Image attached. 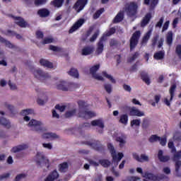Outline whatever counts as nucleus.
<instances>
[{
	"label": "nucleus",
	"mask_w": 181,
	"mask_h": 181,
	"mask_svg": "<svg viewBox=\"0 0 181 181\" xmlns=\"http://www.w3.org/2000/svg\"><path fill=\"white\" fill-rule=\"evenodd\" d=\"M34 161L37 168H49L50 166L49 158L45 156L43 152H37L34 157Z\"/></svg>",
	"instance_id": "f257e3e1"
},
{
	"label": "nucleus",
	"mask_w": 181,
	"mask_h": 181,
	"mask_svg": "<svg viewBox=\"0 0 181 181\" xmlns=\"http://www.w3.org/2000/svg\"><path fill=\"white\" fill-rule=\"evenodd\" d=\"M28 127L36 132H43V131H46L45 123L40 120H37L35 119H33L29 122Z\"/></svg>",
	"instance_id": "f03ea898"
},
{
	"label": "nucleus",
	"mask_w": 181,
	"mask_h": 181,
	"mask_svg": "<svg viewBox=\"0 0 181 181\" xmlns=\"http://www.w3.org/2000/svg\"><path fill=\"white\" fill-rule=\"evenodd\" d=\"M107 148L112 155L113 163H115L116 166H118V163L121 162V159L124 158V154L122 153H118V154H117L114 146L111 144H107Z\"/></svg>",
	"instance_id": "7ed1b4c3"
},
{
	"label": "nucleus",
	"mask_w": 181,
	"mask_h": 181,
	"mask_svg": "<svg viewBox=\"0 0 181 181\" xmlns=\"http://www.w3.org/2000/svg\"><path fill=\"white\" fill-rule=\"evenodd\" d=\"M30 71L33 74L34 77L37 78V80L43 81L50 78V74L40 69H31Z\"/></svg>",
	"instance_id": "20e7f679"
},
{
	"label": "nucleus",
	"mask_w": 181,
	"mask_h": 181,
	"mask_svg": "<svg viewBox=\"0 0 181 181\" xmlns=\"http://www.w3.org/2000/svg\"><path fill=\"white\" fill-rule=\"evenodd\" d=\"M125 12L129 18L136 16V13H138V4L135 2H131L127 4L125 7Z\"/></svg>",
	"instance_id": "39448f33"
},
{
	"label": "nucleus",
	"mask_w": 181,
	"mask_h": 181,
	"mask_svg": "<svg viewBox=\"0 0 181 181\" xmlns=\"http://www.w3.org/2000/svg\"><path fill=\"white\" fill-rule=\"evenodd\" d=\"M139 37H141V31H136L132 36L130 39V50H134L135 47H136V45H138V42L139 40Z\"/></svg>",
	"instance_id": "423d86ee"
},
{
	"label": "nucleus",
	"mask_w": 181,
	"mask_h": 181,
	"mask_svg": "<svg viewBox=\"0 0 181 181\" xmlns=\"http://www.w3.org/2000/svg\"><path fill=\"white\" fill-rule=\"evenodd\" d=\"M90 124L92 127H98V128H100V129H98V132L99 134H103L104 132V121H103V119H95L93 120L90 122Z\"/></svg>",
	"instance_id": "0eeeda50"
},
{
	"label": "nucleus",
	"mask_w": 181,
	"mask_h": 181,
	"mask_svg": "<svg viewBox=\"0 0 181 181\" xmlns=\"http://www.w3.org/2000/svg\"><path fill=\"white\" fill-rule=\"evenodd\" d=\"M87 2H88V0H77L74 5V9H75L78 13L81 12V11L84 9V6L87 5Z\"/></svg>",
	"instance_id": "6e6552de"
},
{
	"label": "nucleus",
	"mask_w": 181,
	"mask_h": 181,
	"mask_svg": "<svg viewBox=\"0 0 181 181\" xmlns=\"http://www.w3.org/2000/svg\"><path fill=\"white\" fill-rule=\"evenodd\" d=\"M105 40H104V37H103L100 41L98 42L96 50L95 52V56H100L104 52V42Z\"/></svg>",
	"instance_id": "1a4fd4ad"
},
{
	"label": "nucleus",
	"mask_w": 181,
	"mask_h": 181,
	"mask_svg": "<svg viewBox=\"0 0 181 181\" xmlns=\"http://www.w3.org/2000/svg\"><path fill=\"white\" fill-rule=\"evenodd\" d=\"M129 114L132 117H145V112L135 107H130Z\"/></svg>",
	"instance_id": "9d476101"
},
{
	"label": "nucleus",
	"mask_w": 181,
	"mask_h": 181,
	"mask_svg": "<svg viewBox=\"0 0 181 181\" xmlns=\"http://www.w3.org/2000/svg\"><path fill=\"white\" fill-rule=\"evenodd\" d=\"M29 148V145L26 144H19L16 146L11 148V152L13 153H16L17 152H21V151H26V149Z\"/></svg>",
	"instance_id": "9b49d317"
},
{
	"label": "nucleus",
	"mask_w": 181,
	"mask_h": 181,
	"mask_svg": "<svg viewBox=\"0 0 181 181\" xmlns=\"http://www.w3.org/2000/svg\"><path fill=\"white\" fill-rule=\"evenodd\" d=\"M0 114L1 115H2V116H0L1 125H3L4 127H6V128H8V129L11 128V127H12L11 125V122H9V120L6 119V118L4 117V115H5V112L1 111Z\"/></svg>",
	"instance_id": "f8f14e48"
},
{
	"label": "nucleus",
	"mask_w": 181,
	"mask_h": 181,
	"mask_svg": "<svg viewBox=\"0 0 181 181\" xmlns=\"http://www.w3.org/2000/svg\"><path fill=\"white\" fill-rule=\"evenodd\" d=\"M133 158L137 160V162H149V157L145 154H141L139 156L136 153H134Z\"/></svg>",
	"instance_id": "ddd939ff"
},
{
	"label": "nucleus",
	"mask_w": 181,
	"mask_h": 181,
	"mask_svg": "<svg viewBox=\"0 0 181 181\" xmlns=\"http://www.w3.org/2000/svg\"><path fill=\"white\" fill-rule=\"evenodd\" d=\"M57 88L62 91H69V83L61 81L57 83Z\"/></svg>",
	"instance_id": "4468645a"
},
{
	"label": "nucleus",
	"mask_w": 181,
	"mask_h": 181,
	"mask_svg": "<svg viewBox=\"0 0 181 181\" xmlns=\"http://www.w3.org/2000/svg\"><path fill=\"white\" fill-rule=\"evenodd\" d=\"M84 23V19L81 18L78 21H76L74 25L71 27V28L69 30V33H73V32H76L79 28H81L83 26V24Z\"/></svg>",
	"instance_id": "2eb2a0df"
},
{
	"label": "nucleus",
	"mask_w": 181,
	"mask_h": 181,
	"mask_svg": "<svg viewBox=\"0 0 181 181\" xmlns=\"http://www.w3.org/2000/svg\"><path fill=\"white\" fill-rule=\"evenodd\" d=\"M79 117L81 118H86L88 119V118H93V117H95V113L94 112L86 110L85 112H79Z\"/></svg>",
	"instance_id": "dca6fc26"
},
{
	"label": "nucleus",
	"mask_w": 181,
	"mask_h": 181,
	"mask_svg": "<svg viewBox=\"0 0 181 181\" xmlns=\"http://www.w3.org/2000/svg\"><path fill=\"white\" fill-rule=\"evenodd\" d=\"M21 114L23 115V117H24V121H30V117L28 115H30V114H33V110L31 109L23 110L21 111Z\"/></svg>",
	"instance_id": "f3484780"
},
{
	"label": "nucleus",
	"mask_w": 181,
	"mask_h": 181,
	"mask_svg": "<svg viewBox=\"0 0 181 181\" xmlns=\"http://www.w3.org/2000/svg\"><path fill=\"white\" fill-rule=\"evenodd\" d=\"M15 23L21 26V28H26L28 26V23L21 17H14Z\"/></svg>",
	"instance_id": "a211bd4d"
},
{
	"label": "nucleus",
	"mask_w": 181,
	"mask_h": 181,
	"mask_svg": "<svg viewBox=\"0 0 181 181\" xmlns=\"http://www.w3.org/2000/svg\"><path fill=\"white\" fill-rule=\"evenodd\" d=\"M94 52V47L93 46H88L85 47L82 49V54L83 56H88Z\"/></svg>",
	"instance_id": "6ab92c4d"
},
{
	"label": "nucleus",
	"mask_w": 181,
	"mask_h": 181,
	"mask_svg": "<svg viewBox=\"0 0 181 181\" xmlns=\"http://www.w3.org/2000/svg\"><path fill=\"white\" fill-rule=\"evenodd\" d=\"M158 158L160 162H168L170 159L169 156H163V151L162 150L158 151Z\"/></svg>",
	"instance_id": "aec40b11"
},
{
	"label": "nucleus",
	"mask_w": 181,
	"mask_h": 181,
	"mask_svg": "<svg viewBox=\"0 0 181 181\" xmlns=\"http://www.w3.org/2000/svg\"><path fill=\"white\" fill-rule=\"evenodd\" d=\"M59 177V173L57 171L54 170L52 173H51L47 178L45 180V181H54L56 179Z\"/></svg>",
	"instance_id": "412c9836"
},
{
	"label": "nucleus",
	"mask_w": 181,
	"mask_h": 181,
	"mask_svg": "<svg viewBox=\"0 0 181 181\" xmlns=\"http://www.w3.org/2000/svg\"><path fill=\"white\" fill-rule=\"evenodd\" d=\"M42 138H44V139H59V136L55 133L48 132V133H44L42 134Z\"/></svg>",
	"instance_id": "4be33fe9"
},
{
	"label": "nucleus",
	"mask_w": 181,
	"mask_h": 181,
	"mask_svg": "<svg viewBox=\"0 0 181 181\" xmlns=\"http://www.w3.org/2000/svg\"><path fill=\"white\" fill-rule=\"evenodd\" d=\"M1 42L4 43L5 46H6V47H8V49H18V46L12 44V42L6 40L5 38H1Z\"/></svg>",
	"instance_id": "5701e85b"
},
{
	"label": "nucleus",
	"mask_w": 181,
	"mask_h": 181,
	"mask_svg": "<svg viewBox=\"0 0 181 181\" xmlns=\"http://www.w3.org/2000/svg\"><path fill=\"white\" fill-rule=\"evenodd\" d=\"M40 64L43 66V67H47L48 69H53V63L49 62L47 59H41L40 60Z\"/></svg>",
	"instance_id": "b1692460"
},
{
	"label": "nucleus",
	"mask_w": 181,
	"mask_h": 181,
	"mask_svg": "<svg viewBox=\"0 0 181 181\" xmlns=\"http://www.w3.org/2000/svg\"><path fill=\"white\" fill-rule=\"evenodd\" d=\"M143 177H146V179H148V180L152 181L159 180L158 176L149 173H145L144 175H143Z\"/></svg>",
	"instance_id": "393cba45"
},
{
	"label": "nucleus",
	"mask_w": 181,
	"mask_h": 181,
	"mask_svg": "<svg viewBox=\"0 0 181 181\" xmlns=\"http://www.w3.org/2000/svg\"><path fill=\"white\" fill-rule=\"evenodd\" d=\"M175 162V175L177 176V177H181V173L179 172V170L180 169L181 166V160H174Z\"/></svg>",
	"instance_id": "a878e982"
},
{
	"label": "nucleus",
	"mask_w": 181,
	"mask_h": 181,
	"mask_svg": "<svg viewBox=\"0 0 181 181\" xmlns=\"http://www.w3.org/2000/svg\"><path fill=\"white\" fill-rule=\"evenodd\" d=\"M151 18H152V16L151 15V13H147L145 16V17L143 18L141 26L142 28H144V26H146V25L149 23V21H151Z\"/></svg>",
	"instance_id": "bb28decb"
},
{
	"label": "nucleus",
	"mask_w": 181,
	"mask_h": 181,
	"mask_svg": "<svg viewBox=\"0 0 181 181\" xmlns=\"http://www.w3.org/2000/svg\"><path fill=\"white\" fill-rule=\"evenodd\" d=\"M141 76L143 81H144L146 84L149 86V84H151V79L149 78V76L148 75V73L143 71L141 72Z\"/></svg>",
	"instance_id": "cd10ccee"
},
{
	"label": "nucleus",
	"mask_w": 181,
	"mask_h": 181,
	"mask_svg": "<svg viewBox=\"0 0 181 181\" xmlns=\"http://www.w3.org/2000/svg\"><path fill=\"white\" fill-rule=\"evenodd\" d=\"M67 74L74 78H78V71L74 68H71Z\"/></svg>",
	"instance_id": "c85d7f7f"
},
{
	"label": "nucleus",
	"mask_w": 181,
	"mask_h": 181,
	"mask_svg": "<svg viewBox=\"0 0 181 181\" xmlns=\"http://www.w3.org/2000/svg\"><path fill=\"white\" fill-rule=\"evenodd\" d=\"M123 20H124V12L120 11L115 16L113 22H114V23H118L119 22H122V21H123Z\"/></svg>",
	"instance_id": "c756f323"
},
{
	"label": "nucleus",
	"mask_w": 181,
	"mask_h": 181,
	"mask_svg": "<svg viewBox=\"0 0 181 181\" xmlns=\"http://www.w3.org/2000/svg\"><path fill=\"white\" fill-rule=\"evenodd\" d=\"M151 35H152L151 30H149L144 35V36L143 37L142 41H141V45H146L147 42L151 38Z\"/></svg>",
	"instance_id": "7c9ffc66"
},
{
	"label": "nucleus",
	"mask_w": 181,
	"mask_h": 181,
	"mask_svg": "<svg viewBox=\"0 0 181 181\" xmlns=\"http://www.w3.org/2000/svg\"><path fill=\"white\" fill-rule=\"evenodd\" d=\"M102 74L104 77L110 80L113 84H115L117 83V81H115V78H114V76L111 74H108L107 71H104L102 72Z\"/></svg>",
	"instance_id": "2f4dec72"
},
{
	"label": "nucleus",
	"mask_w": 181,
	"mask_h": 181,
	"mask_svg": "<svg viewBox=\"0 0 181 181\" xmlns=\"http://www.w3.org/2000/svg\"><path fill=\"white\" fill-rule=\"evenodd\" d=\"M119 122L123 124V125H127V124H128V115L124 114L120 115Z\"/></svg>",
	"instance_id": "473e14b6"
},
{
	"label": "nucleus",
	"mask_w": 181,
	"mask_h": 181,
	"mask_svg": "<svg viewBox=\"0 0 181 181\" xmlns=\"http://www.w3.org/2000/svg\"><path fill=\"white\" fill-rule=\"evenodd\" d=\"M50 12H49V10L46 8H42L38 11V15L41 16V18H46V16H49Z\"/></svg>",
	"instance_id": "72a5a7b5"
},
{
	"label": "nucleus",
	"mask_w": 181,
	"mask_h": 181,
	"mask_svg": "<svg viewBox=\"0 0 181 181\" xmlns=\"http://www.w3.org/2000/svg\"><path fill=\"white\" fill-rule=\"evenodd\" d=\"M173 42V33H172V31H169L167 34L166 42L169 46H171Z\"/></svg>",
	"instance_id": "f704fd0d"
},
{
	"label": "nucleus",
	"mask_w": 181,
	"mask_h": 181,
	"mask_svg": "<svg viewBox=\"0 0 181 181\" xmlns=\"http://www.w3.org/2000/svg\"><path fill=\"white\" fill-rule=\"evenodd\" d=\"M68 169H69V164H67V163H63L59 165V172H62V173L67 172Z\"/></svg>",
	"instance_id": "c9c22d12"
},
{
	"label": "nucleus",
	"mask_w": 181,
	"mask_h": 181,
	"mask_svg": "<svg viewBox=\"0 0 181 181\" xmlns=\"http://www.w3.org/2000/svg\"><path fill=\"white\" fill-rule=\"evenodd\" d=\"M175 91H176V84H173L171 86L169 93L170 95V101L173 100V97H175Z\"/></svg>",
	"instance_id": "e433bc0d"
},
{
	"label": "nucleus",
	"mask_w": 181,
	"mask_h": 181,
	"mask_svg": "<svg viewBox=\"0 0 181 181\" xmlns=\"http://www.w3.org/2000/svg\"><path fill=\"white\" fill-rule=\"evenodd\" d=\"M79 86L78 83H68V91H74L76 88H78Z\"/></svg>",
	"instance_id": "4c0bfd02"
},
{
	"label": "nucleus",
	"mask_w": 181,
	"mask_h": 181,
	"mask_svg": "<svg viewBox=\"0 0 181 181\" xmlns=\"http://www.w3.org/2000/svg\"><path fill=\"white\" fill-rule=\"evenodd\" d=\"M163 57H165V52H163L162 51L156 52L154 54V59H156V60H162V59H163Z\"/></svg>",
	"instance_id": "58836bf2"
},
{
	"label": "nucleus",
	"mask_w": 181,
	"mask_h": 181,
	"mask_svg": "<svg viewBox=\"0 0 181 181\" xmlns=\"http://www.w3.org/2000/svg\"><path fill=\"white\" fill-rule=\"evenodd\" d=\"M104 88L108 94H111L112 92V85H111V83L104 84Z\"/></svg>",
	"instance_id": "ea45409f"
},
{
	"label": "nucleus",
	"mask_w": 181,
	"mask_h": 181,
	"mask_svg": "<svg viewBox=\"0 0 181 181\" xmlns=\"http://www.w3.org/2000/svg\"><path fill=\"white\" fill-rule=\"evenodd\" d=\"M64 0H54L52 1V4L56 8H60L63 5Z\"/></svg>",
	"instance_id": "a19ab883"
},
{
	"label": "nucleus",
	"mask_w": 181,
	"mask_h": 181,
	"mask_svg": "<svg viewBox=\"0 0 181 181\" xmlns=\"http://www.w3.org/2000/svg\"><path fill=\"white\" fill-rule=\"evenodd\" d=\"M76 112H77L76 109H71L66 112L65 117L66 118H70V117H73Z\"/></svg>",
	"instance_id": "79ce46f5"
},
{
	"label": "nucleus",
	"mask_w": 181,
	"mask_h": 181,
	"mask_svg": "<svg viewBox=\"0 0 181 181\" xmlns=\"http://www.w3.org/2000/svg\"><path fill=\"white\" fill-rule=\"evenodd\" d=\"M99 163L103 166V168H108L111 165V162L108 160H100Z\"/></svg>",
	"instance_id": "37998d69"
},
{
	"label": "nucleus",
	"mask_w": 181,
	"mask_h": 181,
	"mask_svg": "<svg viewBox=\"0 0 181 181\" xmlns=\"http://www.w3.org/2000/svg\"><path fill=\"white\" fill-rule=\"evenodd\" d=\"M100 69V64H98L93 66H92L90 69V74L93 75L98 71V69Z\"/></svg>",
	"instance_id": "c03bdc74"
},
{
	"label": "nucleus",
	"mask_w": 181,
	"mask_h": 181,
	"mask_svg": "<svg viewBox=\"0 0 181 181\" xmlns=\"http://www.w3.org/2000/svg\"><path fill=\"white\" fill-rule=\"evenodd\" d=\"M54 42V39L52 37H45L42 41V45H49V43H53Z\"/></svg>",
	"instance_id": "a18cd8bd"
},
{
	"label": "nucleus",
	"mask_w": 181,
	"mask_h": 181,
	"mask_svg": "<svg viewBox=\"0 0 181 181\" xmlns=\"http://www.w3.org/2000/svg\"><path fill=\"white\" fill-rule=\"evenodd\" d=\"M88 145H91L96 151H100V148H101V143L100 141H96L92 144H88Z\"/></svg>",
	"instance_id": "49530a36"
},
{
	"label": "nucleus",
	"mask_w": 181,
	"mask_h": 181,
	"mask_svg": "<svg viewBox=\"0 0 181 181\" xmlns=\"http://www.w3.org/2000/svg\"><path fill=\"white\" fill-rule=\"evenodd\" d=\"M103 12H104V8H100V10L97 11L93 15V19H98Z\"/></svg>",
	"instance_id": "de8ad7c7"
},
{
	"label": "nucleus",
	"mask_w": 181,
	"mask_h": 181,
	"mask_svg": "<svg viewBox=\"0 0 181 181\" xmlns=\"http://www.w3.org/2000/svg\"><path fill=\"white\" fill-rule=\"evenodd\" d=\"M78 105L79 107L80 112H81V110H84L86 108V102L84 100L78 101Z\"/></svg>",
	"instance_id": "09e8293b"
},
{
	"label": "nucleus",
	"mask_w": 181,
	"mask_h": 181,
	"mask_svg": "<svg viewBox=\"0 0 181 181\" xmlns=\"http://www.w3.org/2000/svg\"><path fill=\"white\" fill-rule=\"evenodd\" d=\"M158 141H159V136L156 135H152L149 138V142H151V144H153V142H158Z\"/></svg>",
	"instance_id": "8fccbe9b"
},
{
	"label": "nucleus",
	"mask_w": 181,
	"mask_h": 181,
	"mask_svg": "<svg viewBox=\"0 0 181 181\" xmlns=\"http://www.w3.org/2000/svg\"><path fill=\"white\" fill-rule=\"evenodd\" d=\"M116 141L119 142L120 145L125 144V136L122 135L121 136L117 137Z\"/></svg>",
	"instance_id": "3c124183"
},
{
	"label": "nucleus",
	"mask_w": 181,
	"mask_h": 181,
	"mask_svg": "<svg viewBox=\"0 0 181 181\" xmlns=\"http://www.w3.org/2000/svg\"><path fill=\"white\" fill-rule=\"evenodd\" d=\"M138 57H139V52H136L134 53V54L132 57H130L128 59V62H129L130 63H132V62L136 60V59H138Z\"/></svg>",
	"instance_id": "603ef678"
},
{
	"label": "nucleus",
	"mask_w": 181,
	"mask_h": 181,
	"mask_svg": "<svg viewBox=\"0 0 181 181\" xmlns=\"http://www.w3.org/2000/svg\"><path fill=\"white\" fill-rule=\"evenodd\" d=\"M168 148L171 149V152L173 153V152H176V148H175V145L173 144V141L171 140L168 142Z\"/></svg>",
	"instance_id": "864d4df0"
},
{
	"label": "nucleus",
	"mask_w": 181,
	"mask_h": 181,
	"mask_svg": "<svg viewBox=\"0 0 181 181\" xmlns=\"http://www.w3.org/2000/svg\"><path fill=\"white\" fill-rule=\"evenodd\" d=\"M47 2V0H35V5L40 6V5H45Z\"/></svg>",
	"instance_id": "5fc2aeb1"
},
{
	"label": "nucleus",
	"mask_w": 181,
	"mask_h": 181,
	"mask_svg": "<svg viewBox=\"0 0 181 181\" xmlns=\"http://www.w3.org/2000/svg\"><path fill=\"white\" fill-rule=\"evenodd\" d=\"M92 76L94 78H95V80H98L99 81H104L105 80L104 78L98 74H93Z\"/></svg>",
	"instance_id": "6e6d98bb"
},
{
	"label": "nucleus",
	"mask_w": 181,
	"mask_h": 181,
	"mask_svg": "<svg viewBox=\"0 0 181 181\" xmlns=\"http://www.w3.org/2000/svg\"><path fill=\"white\" fill-rule=\"evenodd\" d=\"M132 127H134V125H136V127H139L141 125V119H134L131 122Z\"/></svg>",
	"instance_id": "4d7b16f0"
},
{
	"label": "nucleus",
	"mask_w": 181,
	"mask_h": 181,
	"mask_svg": "<svg viewBox=\"0 0 181 181\" xmlns=\"http://www.w3.org/2000/svg\"><path fill=\"white\" fill-rule=\"evenodd\" d=\"M158 142L162 146H165L166 145L167 139L166 137H159Z\"/></svg>",
	"instance_id": "13d9d810"
},
{
	"label": "nucleus",
	"mask_w": 181,
	"mask_h": 181,
	"mask_svg": "<svg viewBox=\"0 0 181 181\" xmlns=\"http://www.w3.org/2000/svg\"><path fill=\"white\" fill-rule=\"evenodd\" d=\"M110 45L111 46V47H115L118 45V41H117V40L115 39H111L110 40Z\"/></svg>",
	"instance_id": "bf43d9fd"
},
{
	"label": "nucleus",
	"mask_w": 181,
	"mask_h": 181,
	"mask_svg": "<svg viewBox=\"0 0 181 181\" xmlns=\"http://www.w3.org/2000/svg\"><path fill=\"white\" fill-rule=\"evenodd\" d=\"M9 176H11V174L9 173L2 174L0 176V180H7V179H9Z\"/></svg>",
	"instance_id": "052dcab7"
},
{
	"label": "nucleus",
	"mask_w": 181,
	"mask_h": 181,
	"mask_svg": "<svg viewBox=\"0 0 181 181\" xmlns=\"http://www.w3.org/2000/svg\"><path fill=\"white\" fill-rule=\"evenodd\" d=\"M173 138H174L175 141H180L181 140V134H180V132H175L174 136H173Z\"/></svg>",
	"instance_id": "680f3d73"
},
{
	"label": "nucleus",
	"mask_w": 181,
	"mask_h": 181,
	"mask_svg": "<svg viewBox=\"0 0 181 181\" xmlns=\"http://www.w3.org/2000/svg\"><path fill=\"white\" fill-rule=\"evenodd\" d=\"M175 52L178 57H181V45H178L176 46Z\"/></svg>",
	"instance_id": "e2e57ef3"
},
{
	"label": "nucleus",
	"mask_w": 181,
	"mask_h": 181,
	"mask_svg": "<svg viewBox=\"0 0 181 181\" xmlns=\"http://www.w3.org/2000/svg\"><path fill=\"white\" fill-rule=\"evenodd\" d=\"M143 128H147L149 127V120L146 118L144 119L143 124H142Z\"/></svg>",
	"instance_id": "0e129e2a"
},
{
	"label": "nucleus",
	"mask_w": 181,
	"mask_h": 181,
	"mask_svg": "<svg viewBox=\"0 0 181 181\" xmlns=\"http://www.w3.org/2000/svg\"><path fill=\"white\" fill-rule=\"evenodd\" d=\"M56 110H59V111H60V112H63L64 111V110H66V106L64 105H57L55 106Z\"/></svg>",
	"instance_id": "69168bd1"
},
{
	"label": "nucleus",
	"mask_w": 181,
	"mask_h": 181,
	"mask_svg": "<svg viewBox=\"0 0 181 181\" xmlns=\"http://www.w3.org/2000/svg\"><path fill=\"white\" fill-rule=\"evenodd\" d=\"M181 158V150L180 151H177L175 155H174V160H179Z\"/></svg>",
	"instance_id": "338daca9"
},
{
	"label": "nucleus",
	"mask_w": 181,
	"mask_h": 181,
	"mask_svg": "<svg viewBox=\"0 0 181 181\" xmlns=\"http://www.w3.org/2000/svg\"><path fill=\"white\" fill-rule=\"evenodd\" d=\"M114 33H115V28H112L106 33L105 36H111V35H114Z\"/></svg>",
	"instance_id": "774afa93"
}]
</instances>
